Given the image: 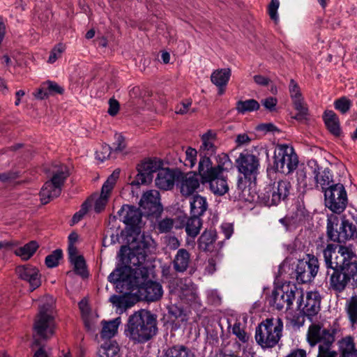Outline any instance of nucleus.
<instances>
[{"mask_svg": "<svg viewBox=\"0 0 357 357\" xmlns=\"http://www.w3.org/2000/svg\"><path fill=\"white\" fill-rule=\"evenodd\" d=\"M114 284L121 296H113V304L121 303L129 294H134L149 302L157 301L163 294L162 285L149 280V270L144 266L117 267Z\"/></svg>", "mask_w": 357, "mask_h": 357, "instance_id": "obj_1", "label": "nucleus"}, {"mask_svg": "<svg viewBox=\"0 0 357 357\" xmlns=\"http://www.w3.org/2000/svg\"><path fill=\"white\" fill-rule=\"evenodd\" d=\"M333 244L324 250L326 278L330 288L337 292L345 289L351 279L357 275V255L350 247Z\"/></svg>", "mask_w": 357, "mask_h": 357, "instance_id": "obj_2", "label": "nucleus"}, {"mask_svg": "<svg viewBox=\"0 0 357 357\" xmlns=\"http://www.w3.org/2000/svg\"><path fill=\"white\" fill-rule=\"evenodd\" d=\"M130 236H136L130 243V246H122L120 250V261L122 267H134L143 266V262L149 253L153 252L156 249V243L150 235L145 234L130 233Z\"/></svg>", "mask_w": 357, "mask_h": 357, "instance_id": "obj_3", "label": "nucleus"}, {"mask_svg": "<svg viewBox=\"0 0 357 357\" xmlns=\"http://www.w3.org/2000/svg\"><path fill=\"white\" fill-rule=\"evenodd\" d=\"M157 331L156 319L149 311L142 310L131 315L127 329L130 337L138 342L150 340Z\"/></svg>", "mask_w": 357, "mask_h": 357, "instance_id": "obj_4", "label": "nucleus"}, {"mask_svg": "<svg viewBox=\"0 0 357 357\" xmlns=\"http://www.w3.org/2000/svg\"><path fill=\"white\" fill-rule=\"evenodd\" d=\"M283 329V322L280 318H268L256 328L255 340L262 348H272L279 342Z\"/></svg>", "mask_w": 357, "mask_h": 357, "instance_id": "obj_5", "label": "nucleus"}, {"mask_svg": "<svg viewBox=\"0 0 357 357\" xmlns=\"http://www.w3.org/2000/svg\"><path fill=\"white\" fill-rule=\"evenodd\" d=\"M53 309L52 298L47 297L45 302L40 306L38 314L35 320L34 331L43 340H47L54 334Z\"/></svg>", "mask_w": 357, "mask_h": 357, "instance_id": "obj_6", "label": "nucleus"}, {"mask_svg": "<svg viewBox=\"0 0 357 357\" xmlns=\"http://www.w3.org/2000/svg\"><path fill=\"white\" fill-rule=\"evenodd\" d=\"M291 189V185L288 180L275 181L264 188L259 198L266 206H278L288 198Z\"/></svg>", "mask_w": 357, "mask_h": 357, "instance_id": "obj_7", "label": "nucleus"}, {"mask_svg": "<svg viewBox=\"0 0 357 357\" xmlns=\"http://www.w3.org/2000/svg\"><path fill=\"white\" fill-rule=\"evenodd\" d=\"M298 164V156L292 146L287 144L277 146L273 162L276 171L287 174L295 170Z\"/></svg>", "mask_w": 357, "mask_h": 357, "instance_id": "obj_8", "label": "nucleus"}, {"mask_svg": "<svg viewBox=\"0 0 357 357\" xmlns=\"http://www.w3.org/2000/svg\"><path fill=\"white\" fill-rule=\"evenodd\" d=\"M302 296V289L295 284L284 285L275 289L271 294L270 303L277 310H282L284 307L290 309L293 302Z\"/></svg>", "mask_w": 357, "mask_h": 357, "instance_id": "obj_9", "label": "nucleus"}, {"mask_svg": "<svg viewBox=\"0 0 357 357\" xmlns=\"http://www.w3.org/2000/svg\"><path fill=\"white\" fill-rule=\"evenodd\" d=\"M325 206L335 213H342L348 203L347 193L342 183L333 185L324 192Z\"/></svg>", "mask_w": 357, "mask_h": 357, "instance_id": "obj_10", "label": "nucleus"}, {"mask_svg": "<svg viewBox=\"0 0 357 357\" xmlns=\"http://www.w3.org/2000/svg\"><path fill=\"white\" fill-rule=\"evenodd\" d=\"M216 161L217 166L213 167L212 162L208 157H202L199 162V174H204L205 178H210L215 175L213 174H223L224 172L228 171L232 166L229 156L224 153L217 155Z\"/></svg>", "mask_w": 357, "mask_h": 357, "instance_id": "obj_11", "label": "nucleus"}, {"mask_svg": "<svg viewBox=\"0 0 357 357\" xmlns=\"http://www.w3.org/2000/svg\"><path fill=\"white\" fill-rule=\"evenodd\" d=\"M335 330L331 327L326 328L322 324L313 323L307 331V340L311 347L319 345H332L335 342Z\"/></svg>", "mask_w": 357, "mask_h": 357, "instance_id": "obj_12", "label": "nucleus"}, {"mask_svg": "<svg viewBox=\"0 0 357 357\" xmlns=\"http://www.w3.org/2000/svg\"><path fill=\"white\" fill-rule=\"evenodd\" d=\"M318 259L312 255H307L299 260L296 268V278L298 282L307 283L314 280L319 271Z\"/></svg>", "mask_w": 357, "mask_h": 357, "instance_id": "obj_13", "label": "nucleus"}, {"mask_svg": "<svg viewBox=\"0 0 357 357\" xmlns=\"http://www.w3.org/2000/svg\"><path fill=\"white\" fill-rule=\"evenodd\" d=\"M162 163L156 159H147L137 165V174L131 182L132 185H140L151 183L153 179V174L158 172Z\"/></svg>", "mask_w": 357, "mask_h": 357, "instance_id": "obj_14", "label": "nucleus"}, {"mask_svg": "<svg viewBox=\"0 0 357 357\" xmlns=\"http://www.w3.org/2000/svg\"><path fill=\"white\" fill-rule=\"evenodd\" d=\"M296 303L297 310L310 319L320 310L321 299L319 294L313 291L307 292L304 297L302 290V296L296 299Z\"/></svg>", "mask_w": 357, "mask_h": 357, "instance_id": "obj_15", "label": "nucleus"}, {"mask_svg": "<svg viewBox=\"0 0 357 357\" xmlns=\"http://www.w3.org/2000/svg\"><path fill=\"white\" fill-rule=\"evenodd\" d=\"M236 162L238 172L243 174L245 178L252 180L256 178L259 167V161L257 156L242 153Z\"/></svg>", "mask_w": 357, "mask_h": 357, "instance_id": "obj_16", "label": "nucleus"}, {"mask_svg": "<svg viewBox=\"0 0 357 357\" xmlns=\"http://www.w3.org/2000/svg\"><path fill=\"white\" fill-rule=\"evenodd\" d=\"M121 220L130 227V233H138L142 227V212L135 206L125 205L118 212Z\"/></svg>", "mask_w": 357, "mask_h": 357, "instance_id": "obj_17", "label": "nucleus"}, {"mask_svg": "<svg viewBox=\"0 0 357 357\" xmlns=\"http://www.w3.org/2000/svg\"><path fill=\"white\" fill-rule=\"evenodd\" d=\"M139 205L147 215L157 217L162 211L160 202V193L156 190H150L144 192L139 201Z\"/></svg>", "mask_w": 357, "mask_h": 357, "instance_id": "obj_18", "label": "nucleus"}, {"mask_svg": "<svg viewBox=\"0 0 357 357\" xmlns=\"http://www.w3.org/2000/svg\"><path fill=\"white\" fill-rule=\"evenodd\" d=\"M289 91L294 107L298 112L294 118L298 121L306 119L308 110L303 98L300 86L293 79L289 82Z\"/></svg>", "mask_w": 357, "mask_h": 357, "instance_id": "obj_19", "label": "nucleus"}, {"mask_svg": "<svg viewBox=\"0 0 357 357\" xmlns=\"http://www.w3.org/2000/svg\"><path fill=\"white\" fill-rule=\"evenodd\" d=\"M15 273L19 278L29 284L31 291L39 287L41 284V276L39 271L32 265L18 266L15 268Z\"/></svg>", "mask_w": 357, "mask_h": 357, "instance_id": "obj_20", "label": "nucleus"}, {"mask_svg": "<svg viewBox=\"0 0 357 357\" xmlns=\"http://www.w3.org/2000/svg\"><path fill=\"white\" fill-rule=\"evenodd\" d=\"M112 175L109 176L107 181L101 188L100 195L93 194L87 199H90V208L93 204L94 211L96 213L102 212L108 203L109 199L112 195Z\"/></svg>", "mask_w": 357, "mask_h": 357, "instance_id": "obj_21", "label": "nucleus"}, {"mask_svg": "<svg viewBox=\"0 0 357 357\" xmlns=\"http://www.w3.org/2000/svg\"><path fill=\"white\" fill-rule=\"evenodd\" d=\"M312 174L315 188L321 190L324 193L331 186L336 184L333 181V173L328 168L324 169L317 165L312 169Z\"/></svg>", "mask_w": 357, "mask_h": 357, "instance_id": "obj_22", "label": "nucleus"}, {"mask_svg": "<svg viewBox=\"0 0 357 357\" xmlns=\"http://www.w3.org/2000/svg\"><path fill=\"white\" fill-rule=\"evenodd\" d=\"M181 172L168 168L160 169L155 178L156 186L164 190L173 188L175 181L178 179Z\"/></svg>", "mask_w": 357, "mask_h": 357, "instance_id": "obj_23", "label": "nucleus"}, {"mask_svg": "<svg viewBox=\"0 0 357 357\" xmlns=\"http://www.w3.org/2000/svg\"><path fill=\"white\" fill-rule=\"evenodd\" d=\"M102 328L100 331L101 343L98 351V357H112L110 350L112 347V321H102Z\"/></svg>", "mask_w": 357, "mask_h": 357, "instance_id": "obj_24", "label": "nucleus"}, {"mask_svg": "<svg viewBox=\"0 0 357 357\" xmlns=\"http://www.w3.org/2000/svg\"><path fill=\"white\" fill-rule=\"evenodd\" d=\"M210 178H205L204 174H199L203 182H208L211 190L216 195H223L229 190L226 177L223 174H214Z\"/></svg>", "mask_w": 357, "mask_h": 357, "instance_id": "obj_25", "label": "nucleus"}, {"mask_svg": "<svg viewBox=\"0 0 357 357\" xmlns=\"http://www.w3.org/2000/svg\"><path fill=\"white\" fill-rule=\"evenodd\" d=\"M231 75L230 68H220L215 70L211 75V81L218 88V95H222Z\"/></svg>", "mask_w": 357, "mask_h": 357, "instance_id": "obj_26", "label": "nucleus"}, {"mask_svg": "<svg viewBox=\"0 0 357 357\" xmlns=\"http://www.w3.org/2000/svg\"><path fill=\"white\" fill-rule=\"evenodd\" d=\"M199 187V181L196 174H188L182 176L180 191L182 195L188 197Z\"/></svg>", "mask_w": 357, "mask_h": 357, "instance_id": "obj_27", "label": "nucleus"}, {"mask_svg": "<svg viewBox=\"0 0 357 357\" xmlns=\"http://www.w3.org/2000/svg\"><path fill=\"white\" fill-rule=\"evenodd\" d=\"M179 296L186 302H195L197 298L196 287L190 282L181 280L178 284Z\"/></svg>", "mask_w": 357, "mask_h": 357, "instance_id": "obj_28", "label": "nucleus"}, {"mask_svg": "<svg viewBox=\"0 0 357 357\" xmlns=\"http://www.w3.org/2000/svg\"><path fill=\"white\" fill-rule=\"evenodd\" d=\"M62 188L55 185L52 182L47 181L43 185L40 196L43 204H46L54 198L59 197L61 192Z\"/></svg>", "mask_w": 357, "mask_h": 357, "instance_id": "obj_29", "label": "nucleus"}, {"mask_svg": "<svg viewBox=\"0 0 357 357\" xmlns=\"http://www.w3.org/2000/svg\"><path fill=\"white\" fill-rule=\"evenodd\" d=\"M216 231L213 229L205 230L198 239V248L204 252H211L214 249Z\"/></svg>", "mask_w": 357, "mask_h": 357, "instance_id": "obj_30", "label": "nucleus"}, {"mask_svg": "<svg viewBox=\"0 0 357 357\" xmlns=\"http://www.w3.org/2000/svg\"><path fill=\"white\" fill-rule=\"evenodd\" d=\"M162 357H196V356L190 348L183 344H176L164 349Z\"/></svg>", "mask_w": 357, "mask_h": 357, "instance_id": "obj_31", "label": "nucleus"}, {"mask_svg": "<svg viewBox=\"0 0 357 357\" xmlns=\"http://www.w3.org/2000/svg\"><path fill=\"white\" fill-rule=\"evenodd\" d=\"M52 176L48 181L62 188L63 183L69 176V170L63 164L55 165L52 169Z\"/></svg>", "mask_w": 357, "mask_h": 357, "instance_id": "obj_32", "label": "nucleus"}, {"mask_svg": "<svg viewBox=\"0 0 357 357\" xmlns=\"http://www.w3.org/2000/svg\"><path fill=\"white\" fill-rule=\"evenodd\" d=\"M190 261V255L185 249H179L173 261L174 269L177 272H184L188 268Z\"/></svg>", "mask_w": 357, "mask_h": 357, "instance_id": "obj_33", "label": "nucleus"}, {"mask_svg": "<svg viewBox=\"0 0 357 357\" xmlns=\"http://www.w3.org/2000/svg\"><path fill=\"white\" fill-rule=\"evenodd\" d=\"M323 117L330 132L335 136H339L341 133V130L339 119L336 114L332 110L326 111Z\"/></svg>", "mask_w": 357, "mask_h": 357, "instance_id": "obj_34", "label": "nucleus"}, {"mask_svg": "<svg viewBox=\"0 0 357 357\" xmlns=\"http://www.w3.org/2000/svg\"><path fill=\"white\" fill-rule=\"evenodd\" d=\"M208 208L206 199L199 195L193 196L190 201V213L192 215L202 216Z\"/></svg>", "mask_w": 357, "mask_h": 357, "instance_id": "obj_35", "label": "nucleus"}, {"mask_svg": "<svg viewBox=\"0 0 357 357\" xmlns=\"http://www.w3.org/2000/svg\"><path fill=\"white\" fill-rule=\"evenodd\" d=\"M339 346L342 357H357V349L351 337L343 338L340 341Z\"/></svg>", "mask_w": 357, "mask_h": 357, "instance_id": "obj_36", "label": "nucleus"}, {"mask_svg": "<svg viewBox=\"0 0 357 357\" xmlns=\"http://www.w3.org/2000/svg\"><path fill=\"white\" fill-rule=\"evenodd\" d=\"M246 321L244 319H236L231 328L232 333L243 343L249 340L250 335L245 331Z\"/></svg>", "mask_w": 357, "mask_h": 357, "instance_id": "obj_37", "label": "nucleus"}, {"mask_svg": "<svg viewBox=\"0 0 357 357\" xmlns=\"http://www.w3.org/2000/svg\"><path fill=\"white\" fill-rule=\"evenodd\" d=\"M38 248L36 241H32L22 247L15 250V254L19 256L22 260L29 259Z\"/></svg>", "mask_w": 357, "mask_h": 357, "instance_id": "obj_38", "label": "nucleus"}, {"mask_svg": "<svg viewBox=\"0 0 357 357\" xmlns=\"http://www.w3.org/2000/svg\"><path fill=\"white\" fill-rule=\"evenodd\" d=\"M202 225V222L199 217L192 215L186 222L185 231L189 236L195 238L199 233Z\"/></svg>", "mask_w": 357, "mask_h": 357, "instance_id": "obj_39", "label": "nucleus"}, {"mask_svg": "<svg viewBox=\"0 0 357 357\" xmlns=\"http://www.w3.org/2000/svg\"><path fill=\"white\" fill-rule=\"evenodd\" d=\"M234 198L249 202L253 201V196L250 194V189L245 186V183H244L242 178H239L238 180L237 188L234 192Z\"/></svg>", "mask_w": 357, "mask_h": 357, "instance_id": "obj_40", "label": "nucleus"}, {"mask_svg": "<svg viewBox=\"0 0 357 357\" xmlns=\"http://www.w3.org/2000/svg\"><path fill=\"white\" fill-rule=\"evenodd\" d=\"M259 102L254 100L250 99L246 100H239L236 102V109L238 113L245 114L259 109Z\"/></svg>", "mask_w": 357, "mask_h": 357, "instance_id": "obj_41", "label": "nucleus"}, {"mask_svg": "<svg viewBox=\"0 0 357 357\" xmlns=\"http://www.w3.org/2000/svg\"><path fill=\"white\" fill-rule=\"evenodd\" d=\"M79 307L81 311L82 317L84 322L85 327L87 330L93 329V324L90 322V314L91 312L89 305L88 301L86 298H83L79 303Z\"/></svg>", "mask_w": 357, "mask_h": 357, "instance_id": "obj_42", "label": "nucleus"}, {"mask_svg": "<svg viewBox=\"0 0 357 357\" xmlns=\"http://www.w3.org/2000/svg\"><path fill=\"white\" fill-rule=\"evenodd\" d=\"M296 179L298 184L303 189H312L314 183L310 178L307 176L305 168L299 169L296 172Z\"/></svg>", "mask_w": 357, "mask_h": 357, "instance_id": "obj_43", "label": "nucleus"}, {"mask_svg": "<svg viewBox=\"0 0 357 357\" xmlns=\"http://www.w3.org/2000/svg\"><path fill=\"white\" fill-rule=\"evenodd\" d=\"M70 263L73 265L74 271L76 274L82 278H86L88 276V271L86 270L85 260L83 257L73 259V261H70Z\"/></svg>", "mask_w": 357, "mask_h": 357, "instance_id": "obj_44", "label": "nucleus"}, {"mask_svg": "<svg viewBox=\"0 0 357 357\" xmlns=\"http://www.w3.org/2000/svg\"><path fill=\"white\" fill-rule=\"evenodd\" d=\"M347 312L352 324L357 323V296H352L347 304Z\"/></svg>", "mask_w": 357, "mask_h": 357, "instance_id": "obj_45", "label": "nucleus"}, {"mask_svg": "<svg viewBox=\"0 0 357 357\" xmlns=\"http://www.w3.org/2000/svg\"><path fill=\"white\" fill-rule=\"evenodd\" d=\"M63 255L62 250L60 249L55 250L45 258V264L48 268H54L58 266L59 261Z\"/></svg>", "mask_w": 357, "mask_h": 357, "instance_id": "obj_46", "label": "nucleus"}, {"mask_svg": "<svg viewBox=\"0 0 357 357\" xmlns=\"http://www.w3.org/2000/svg\"><path fill=\"white\" fill-rule=\"evenodd\" d=\"M334 106L337 110L345 114L350 109L351 101L346 97H342L335 101Z\"/></svg>", "mask_w": 357, "mask_h": 357, "instance_id": "obj_47", "label": "nucleus"}, {"mask_svg": "<svg viewBox=\"0 0 357 357\" xmlns=\"http://www.w3.org/2000/svg\"><path fill=\"white\" fill-rule=\"evenodd\" d=\"M90 199H86L81 206V208L79 211L76 212L72 218V223L76 224L79 222L84 216L87 213L90 208Z\"/></svg>", "mask_w": 357, "mask_h": 357, "instance_id": "obj_48", "label": "nucleus"}, {"mask_svg": "<svg viewBox=\"0 0 357 357\" xmlns=\"http://www.w3.org/2000/svg\"><path fill=\"white\" fill-rule=\"evenodd\" d=\"M201 149L206 150L209 153L215 152V146L214 145L213 139L208 134H205L202 137V145Z\"/></svg>", "mask_w": 357, "mask_h": 357, "instance_id": "obj_49", "label": "nucleus"}, {"mask_svg": "<svg viewBox=\"0 0 357 357\" xmlns=\"http://www.w3.org/2000/svg\"><path fill=\"white\" fill-rule=\"evenodd\" d=\"M192 101L190 100H185L178 103L175 108V112L178 114H185L189 112H194V109H190Z\"/></svg>", "mask_w": 357, "mask_h": 357, "instance_id": "obj_50", "label": "nucleus"}, {"mask_svg": "<svg viewBox=\"0 0 357 357\" xmlns=\"http://www.w3.org/2000/svg\"><path fill=\"white\" fill-rule=\"evenodd\" d=\"M173 225L174 220L167 218L158 222L157 229L160 233H167L172 229Z\"/></svg>", "mask_w": 357, "mask_h": 357, "instance_id": "obj_51", "label": "nucleus"}, {"mask_svg": "<svg viewBox=\"0 0 357 357\" xmlns=\"http://www.w3.org/2000/svg\"><path fill=\"white\" fill-rule=\"evenodd\" d=\"M65 50V46L63 44L56 45L50 52L48 59V63H53L59 59Z\"/></svg>", "mask_w": 357, "mask_h": 357, "instance_id": "obj_52", "label": "nucleus"}, {"mask_svg": "<svg viewBox=\"0 0 357 357\" xmlns=\"http://www.w3.org/2000/svg\"><path fill=\"white\" fill-rule=\"evenodd\" d=\"M280 6L279 0H271V3L268 5V14L271 20H274L275 22L278 21V9Z\"/></svg>", "mask_w": 357, "mask_h": 357, "instance_id": "obj_53", "label": "nucleus"}, {"mask_svg": "<svg viewBox=\"0 0 357 357\" xmlns=\"http://www.w3.org/2000/svg\"><path fill=\"white\" fill-rule=\"evenodd\" d=\"M332 345H319L317 357H336L337 353L331 350Z\"/></svg>", "mask_w": 357, "mask_h": 357, "instance_id": "obj_54", "label": "nucleus"}, {"mask_svg": "<svg viewBox=\"0 0 357 357\" xmlns=\"http://www.w3.org/2000/svg\"><path fill=\"white\" fill-rule=\"evenodd\" d=\"M112 153V148L109 145L102 147V151H98L96 153V158L101 162L108 159Z\"/></svg>", "mask_w": 357, "mask_h": 357, "instance_id": "obj_55", "label": "nucleus"}, {"mask_svg": "<svg viewBox=\"0 0 357 357\" xmlns=\"http://www.w3.org/2000/svg\"><path fill=\"white\" fill-rule=\"evenodd\" d=\"M115 144L116 146L113 148V153H119L123 151L126 145L124 137L121 134L115 135Z\"/></svg>", "mask_w": 357, "mask_h": 357, "instance_id": "obj_56", "label": "nucleus"}, {"mask_svg": "<svg viewBox=\"0 0 357 357\" xmlns=\"http://www.w3.org/2000/svg\"><path fill=\"white\" fill-rule=\"evenodd\" d=\"M197 152L196 149L191 147H188L185 151L186 161L188 162V165L190 167H194L197 160Z\"/></svg>", "mask_w": 357, "mask_h": 357, "instance_id": "obj_57", "label": "nucleus"}, {"mask_svg": "<svg viewBox=\"0 0 357 357\" xmlns=\"http://www.w3.org/2000/svg\"><path fill=\"white\" fill-rule=\"evenodd\" d=\"M47 89L50 94L59 93L61 94L63 92V89L57 84L56 82L52 81L46 82Z\"/></svg>", "mask_w": 357, "mask_h": 357, "instance_id": "obj_58", "label": "nucleus"}, {"mask_svg": "<svg viewBox=\"0 0 357 357\" xmlns=\"http://www.w3.org/2000/svg\"><path fill=\"white\" fill-rule=\"evenodd\" d=\"M257 130L264 132H278L279 130L273 123H261L257 126Z\"/></svg>", "mask_w": 357, "mask_h": 357, "instance_id": "obj_59", "label": "nucleus"}, {"mask_svg": "<svg viewBox=\"0 0 357 357\" xmlns=\"http://www.w3.org/2000/svg\"><path fill=\"white\" fill-rule=\"evenodd\" d=\"M278 100L275 98L268 97L261 101L262 105L267 109L272 111L275 109L277 105Z\"/></svg>", "mask_w": 357, "mask_h": 357, "instance_id": "obj_60", "label": "nucleus"}, {"mask_svg": "<svg viewBox=\"0 0 357 357\" xmlns=\"http://www.w3.org/2000/svg\"><path fill=\"white\" fill-rule=\"evenodd\" d=\"M34 96L38 99H44L49 96L47 89L46 82L43 83L41 88H40L36 93H33Z\"/></svg>", "mask_w": 357, "mask_h": 357, "instance_id": "obj_61", "label": "nucleus"}, {"mask_svg": "<svg viewBox=\"0 0 357 357\" xmlns=\"http://www.w3.org/2000/svg\"><path fill=\"white\" fill-rule=\"evenodd\" d=\"M68 252L70 261L82 257L78 255L77 248L75 245H68Z\"/></svg>", "mask_w": 357, "mask_h": 357, "instance_id": "obj_62", "label": "nucleus"}, {"mask_svg": "<svg viewBox=\"0 0 357 357\" xmlns=\"http://www.w3.org/2000/svg\"><path fill=\"white\" fill-rule=\"evenodd\" d=\"M254 80L257 84L261 86H267L270 81L267 77L259 75L254 76Z\"/></svg>", "mask_w": 357, "mask_h": 357, "instance_id": "obj_63", "label": "nucleus"}, {"mask_svg": "<svg viewBox=\"0 0 357 357\" xmlns=\"http://www.w3.org/2000/svg\"><path fill=\"white\" fill-rule=\"evenodd\" d=\"M286 357H306V352L303 349H296L292 351Z\"/></svg>", "mask_w": 357, "mask_h": 357, "instance_id": "obj_64", "label": "nucleus"}]
</instances>
